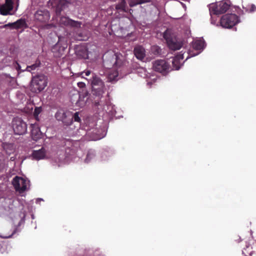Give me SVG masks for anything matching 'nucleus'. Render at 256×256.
<instances>
[{
    "instance_id": "obj_29",
    "label": "nucleus",
    "mask_w": 256,
    "mask_h": 256,
    "mask_svg": "<svg viewBox=\"0 0 256 256\" xmlns=\"http://www.w3.org/2000/svg\"><path fill=\"white\" fill-rule=\"evenodd\" d=\"M95 154L94 152L90 150L88 152L85 161L86 162H89L92 158L94 156Z\"/></svg>"
},
{
    "instance_id": "obj_23",
    "label": "nucleus",
    "mask_w": 256,
    "mask_h": 256,
    "mask_svg": "<svg viewBox=\"0 0 256 256\" xmlns=\"http://www.w3.org/2000/svg\"><path fill=\"white\" fill-rule=\"evenodd\" d=\"M116 9L117 10L122 12H127L128 8L125 0H122L121 2L116 5Z\"/></svg>"
},
{
    "instance_id": "obj_26",
    "label": "nucleus",
    "mask_w": 256,
    "mask_h": 256,
    "mask_svg": "<svg viewBox=\"0 0 256 256\" xmlns=\"http://www.w3.org/2000/svg\"><path fill=\"white\" fill-rule=\"evenodd\" d=\"M118 76V74L117 71H114L110 72L108 76V81L112 82H116Z\"/></svg>"
},
{
    "instance_id": "obj_9",
    "label": "nucleus",
    "mask_w": 256,
    "mask_h": 256,
    "mask_svg": "<svg viewBox=\"0 0 256 256\" xmlns=\"http://www.w3.org/2000/svg\"><path fill=\"white\" fill-rule=\"evenodd\" d=\"M12 125L16 134L22 135L27 131V124L21 118H14L12 121Z\"/></svg>"
},
{
    "instance_id": "obj_10",
    "label": "nucleus",
    "mask_w": 256,
    "mask_h": 256,
    "mask_svg": "<svg viewBox=\"0 0 256 256\" xmlns=\"http://www.w3.org/2000/svg\"><path fill=\"white\" fill-rule=\"evenodd\" d=\"M170 67V64L164 60H156L152 64V68L154 71L164 75L169 72Z\"/></svg>"
},
{
    "instance_id": "obj_1",
    "label": "nucleus",
    "mask_w": 256,
    "mask_h": 256,
    "mask_svg": "<svg viewBox=\"0 0 256 256\" xmlns=\"http://www.w3.org/2000/svg\"><path fill=\"white\" fill-rule=\"evenodd\" d=\"M92 92L90 98L95 106H103L105 104L103 94L104 93V82L100 77L92 74L90 80Z\"/></svg>"
},
{
    "instance_id": "obj_14",
    "label": "nucleus",
    "mask_w": 256,
    "mask_h": 256,
    "mask_svg": "<svg viewBox=\"0 0 256 256\" xmlns=\"http://www.w3.org/2000/svg\"><path fill=\"white\" fill-rule=\"evenodd\" d=\"M4 27H10L14 29L26 28L28 27L24 18H20L14 22L8 23L4 26Z\"/></svg>"
},
{
    "instance_id": "obj_35",
    "label": "nucleus",
    "mask_w": 256,
    "mask_h": 256,
    "mask_svg": "<svg viewBox=\"0 0 256 256\" xmlns=\"http://www.w3.org/2000/svg\"><path fill=\"white\" fill-rule=\"evenodd\" d=\"M78 86L80 88H83L86 86V84L83 82H78Z\"/></svg>"
},
{
    "instance_id": "obj_12",
    "label": "nucleus",
    "mask_w": 256,
    "mask_h": 256,
    "mask_svg": "<svg viewBox=\"0 0 256 256\" xmlns=\"http://www.w3.org/2000/svg\"><path fill=\"white\" fill-rule=\"evenodd\" d=\"M48 5L55 8L56 15H59L62 10L68 6V2L66 0H50Z\"/></svg>"
},
{
    "instance_id": "obj_25",
    "label": "nucleus",
    "mask_w": 256,
    "mask_h": 256,
    "mask_svg": "<svg viewBox=\"0 0 256 256\" xmlns=\"http://www.w3.org/2000/svg\"><path fill=\"white\" fill-rule=\"evenodd\" d=\"M204 47V42L200 40H196L192 43V48L196 50H202Z\"/></svg>"
},
{
    "instance_id": "obj_41",
    "label": "nucleus",
    "mask_w": 256,
    "mask_h": 256,
    "mask_svg": "<svg viewBox=\"0 0 256 256\" xmlns=\"http://www.w3.org/2000/svg\"><path fill=\"white\" fill-rule=\"evenodd\" d=\"M188 58V56L186 57V60H187Z\"/></svg>"
},
{
    "instance_id": "obj_30",
    "label": "nucleus",
    "mask_w": 256,
    "mask_h": 256,
    "mask_svg": "<svg viewBox=\"0 0 256 256\" xmlns=\"http://www.w3.org/2000/svg\"><path fill=\"white\" fill-rule=\"evenodd\" d=\"M62 144L63 146H66L70 148L73 144L72 140L70 139H64L62 140Z\"/></svg>"
},
{
    "instance_id": "obj_4",
    "label": "nucleus",
    "mask_w": 256,
    "mask_h": 256,
    "mask_svg": "<svg viewBox=\"0 0 256 256\" xmlns=\"http://www.w3.org/2000/svg\"><path fill=\"white\" fill-rule=\"evenodd\" d=\"M230 6V3L224 0L210 4L209 11L211 17L212 15H219L226 12L229 9Z\"/></svg>"
},
{
    "instance_id": "obj_13",
    "label": "nucleus",
    "mask_w": 256,
    "mask_h": 256,
    "mask_svg": "<svg viewBox=\"0 0 256 256\" xmlns=\"http://www.w3.org/2000/svg\"><path fill=\"white\" fill-rule=\"evenodd\" d=\"M60 24L64 26L78 28H80L82 23L79 21L72 20L66 16H62L60 20Z\"/></svg>"
},
{
    "instance_id": "obj_28",
    "label": "nucleus",
    "mask_w": 256,
    "mask_h": 256,
    "mask_svg": "<svg viewBox=\"0 0 256 256\" xmlns=\"http://www.w3.org/2000/svg\"><path fill=\"white\" fill-rule=\"evenodd\" d=\"M172 64L173 67L176 70L180 69L181 66L182 64L181 60L175 57L172 60Z\"/></svg>"
},
{
    "instance_id": "obj_18",
    "label": "nucleus",
    "mask_w": 256,
    "mask_h": 256,
    "mask_svg": "<svg viewBox=\"0 0 256 256\" xmlns=\"http://www.w3.org/2000/svg\"><path fill=\"white\" fill-rule=\"evenodd\" d=\"M76 54L80 58L88 59V50L84 46H78L76 48Z\"/></svg>"
},
{
    "instance_id": "obj_8",
    "label": "nucleus",
    "mask_w": 256,
    "mask_h": 256,
    "mask_svg": "<svg viewBox=\"0 0 256 256\" xmlns=\"http://www.w3.org/2000/svg\"><path fill=\"white\" fill-rule=\"evenodd\" d=\"M50 17V12L45 8H38L34 14V20L37 23L45 24L48 22Z\"/></svg>"
},
{
    "instance_id": "obj_37",
    "label": "nucleus",
    "mask_w": 256,
    "mask_h": 256,
    "mask_svg": "<svg viewBox=\"0 0 256 256\" xmlns=\"http://www.w3.org/2000/svg\"><path fill=\"white\" fill-rule=\"evenodd\" d=\"M85 74V75L86 76H88L90 74L91 71L90 70H86L85 72H82V74Z\"/></svg>"
},
{
    "instance_id": "obj_3",
    "label": "nucleus",
    "mask_w": 256,
    "mask_h": 256,
    "mask_svg": "<svg viewBox=\"0 0 256 256\" xmlns=\"http://www.w3.org/2000/svg\"><path fill=\"white\" fill-rule=\"evenodd\" d=\"M54 117L58 121L62 122L66 126L71 125L73 122L72 112L63 108L58 110Z\"/></svg>"
},
{
    "instance_id": "obj_19",
    "label": "nucleus",
    "mask_w": 256,
    "mask_h": 256,
    "mask_svg": "<svg viewBox=\"0 0 256 256\" xmlns=\"http://www.w3.org/2000/svg\"><path fill=\"white\" fill-rule=\"evenodd\" d=\"M134 54L138 59L142 60L145 56V50L142 46H137L134 48Z\"/></svg>"
},
{
    "instance_id": "obj_2",
    "label": "nucleus",
    "mask_w": 256,
    "mask_h": 256,
    "mask_svg": "<svg viewBox=\"0 0 256 256\" xmlns=\"http://www.w3.org/2000/svg\"><path fill=\"white\" fill-rule=\"evenodd\" d=\"M48 78L44 74L36 75L32 78L31 80V90L32 92L38 93L42 91L47 86Z\"/></svg>"
},
{
    "instance_id": "obj_5",
    "label": "nucleus",
    "mask_w": 256,
    "mask_h": 256,
    "mask_svg": "<svg viewBox=\"0 0 256 256\" xmlns=\"http://www.w3.org/2000/svg\"><path fill=\"white\" fill-rule=\"evenodd\" d=\"M164 38L166 40L168 48L173 50H180L182 44L178 40L176 35L167 30L164 34Z\"/></svg>"
},
{
    "instance_id": "obj_36",
    "label": "nucleus",
    "mask_w": 256,
    "mask_h": 256,
    "mask_svg": "<svg viewBox=\"0 0 256 256\" xmlns=\"http://www.w3.org/2000/svg\"><path fill=\"white\" fill-rule=\"evenodd\" d=\"M17 231H18V228H14V230H13L12 232V234H11V235H10V236H6V238H10V237H11L14 234H15L17 232Z\"/></svg>"
},
{
    "instance_id": "obj_17",
    "label": "nucleus",
    "mask_w": 256,
    "mask_h": 256,
    "mask_svg": "<svg viewBox=\"0 0 256 256\" xmlns=\"http://www.w3.org/2000/svg\"><path fill=\"white\" fill-rule=\"evenodd\" d=\"M46 150L44 148H42L39 150H34L32 154V159L40 160L45 158Z\"/></svg>"
},
{
    "instance_id": "obj_16",
    "label": "nucleus",
    "mask_w": 256,
    "mask_h": 256,
    "mask_svg": "<svg viewBox=\"0 0 256 256\" xmlns=\"http://www.w3.org/2000/svg\"><path fill=\"white\" fill-rule=\"evenodd\" d=\"M30 128L32 138L33 140L37 141L42 136V132L40 130L39 126L38 124L35 123L31 124Z\"/></svg>"
},
{
    "instance_id": "obj_39",
    "label": "nucleus",
    "mask_w": 256,
    "mask_h": 256,
    "mask_svg": "<svg viewBox=\"0 0 256 256\" xmlns=\"http://www.w3.org/2000/svg\"><path fill=\"white\" fill-rule=\"evenodd\" d=\"M16 159V156H12L10 158V160L11 161H14Z\"/></svg>"
},
{
    "instance_id": "obj_27",
    "label": "nucleus",
    "mask_w": 256,
    "mask_h": 256,
    "mask_svg": "<svg viewBox=\"0 0 256 256\" xmlns=\"http://www.w3.org/2000/svg\"><path fill=\"white\" fill-rule=\"evenodd\" d=\"M242 8L248 12H253L256 10V6L254 4L242 5Z\"/></svg>"
},
{
    "instance_id": "obj_6",
    "label": "nucleus",
    "mask_w": 256,
    "mask_h": 256,
    "mask_svg": "<svg viewBox=\"0 0 256 256\" xmlns=\"http://www.w3.org/2000/svg\"><path fill=\"white\" fill-rule=\"evenodd\" d=\"M239 22L240 19L237 15L234 14H228L222 16L220 20V24L222 27L230 28Z\"/></svg>"
},
{
    "instance_id": "obj_20",
    "label": "nucleus",
    "mask_w": 256,
    "mask_h": 256,
    "mask_svg": "<svg viewBox=\"0 0 256 256\" xmlns=\"http://www.w3.org/2000/svg\"><path fill=\"white\" fill-rule=\"evenodd\" d=\"M2 148L6 153L8 156L13 154L15 151V148L12 144L3 143Z\"/></svg>"
},
{
    "instance_id": "obj_24",
    "label": "nucleus",
    "mask_w": 256,
    "mask_h": 256,
    "mask_svg": "<svg viewBox=\"0 0 256 256\" xmlns=\"http://www.w3.org/2000/svg\"><path fill=\"white\" fill-rule=\"evenodd\" d=\"M150 2L152 4V0H130L129 5L130 7H133L138 4Z\"/></svg>"
},
{
    "instance_id": "obj_22",
    "label": "nucleus",
    "mask_w": 256,
    "mask_h": 256,
    "mask_svg": "<svg viewBox=\"0 0 256 256\" xmlns=\"http://www.w3.org/2000/svg\"><path fill=\"white\" fill-rule=\"evenodd\" d=\"M242 252L246 256H248V255L252 256L256 254V251L253 250V247L250 244L246 246V247L244 248Z\"/></svg>"
},
{
    "instance_id": "obj_34",
    "label": "nucleus",
    "mask_w": 256,
    "mask_h": 256,
    "mask_svg": "<svg viewBox=\"0 0 256 256\" xmlns=\"http://www.w3.org/2000/svg\"><path fill=\"white\" fill-rule=\"evenodd\" d=\"M64 48H65L64 47H62V48H60V51L58 52V54H56V53L55 54V56H57V57L61 56L62 54V52H63L64 51Z\"/></svg>"
},
{
    "instance_id": "obj_40",
    "label": "nucleus",
    "mask_w": 256,
    "mask_h": 256,
    "mask_svg": "<svg viewBox=\"0 0 256 256\" xmlns=\"http://www.w3.org/2000/svg\"><path fill=\"white\" fill-rule=\"evenodd\" d=\"M16 0V3H17V6H18L19 0Z\"/></svg>"
},
{
    "instance_id": "obj_31",
    "label": "nucleus",
    "mask_w": 256,
    "mask_h": 256,
    "mask_svg": "<svg viewBox=\"0 0 256 256\" xmlns=\"http://www.w3.org/2000/svg\"><path fill=\"white\" fill-rule=\"evenodd\" d=\"M41 112H42V108L41 107H36L35 108L34 114L36 118H37L38 115Z\"/></svg>"
},
{
    "instance_id": "obj_21",
    "label": "nucleus",
    "mask_w": 256,
    "mask_h": 256,
    "mask_svg": "<svg viewBox=\"0 0 256 256\" xmlns=\"http://www.w3.org/2000/svg\"><path fill=\"white\" fill-rule=\"evenodd\" d=\"M41 66L40 60L37 58L34 63L30 66H28L26 68V70L33 74L34 71L38 69Z\"/></svg>"
},
{
    "instance_id": "obj_7",
    "label": "nucleus",
    "mask_w": 256,
    "mask_h": 256,
    "mask_svg": "<svg viewBox=\"0 0 256 256\" xmlns=\"http://www.w3.org/2000/svg\"><path fill=\"white\" fill-rule=\"evenodd\" d=\"M103 60L108 66H114L119 67L122 64L119 54L114 52H108L103 56Z\"/></svg>"
},
{
    "instance_id": "obj_11",
    "label": "nucleus",
    "mask_w": 256,
    "mask_h": 256,
    "mask_svg": "<svg viewBox=\"0 0 256 256\" xmlns=\"http://www.w3.org/2000/svg\"><path fill=\"white\" fill-rule=\"evenodd\" d=\"M12 184L16 191L24 192L27 188V180L23 178L16 176L12 180Z\"/></svg>"
},
{
    "instance_id": "obj_38",
    "label": "nucleus",
    "mask_w": 256,
    "mask_h": 256,
    "mask_svg": "<svg viewBox=\"0 0 256 256\" xmlns=\"http://www.w3.org/2000/svg\"><path fill=\"white\" fill-rule=\"evenodd\" d=\"M58 47H59L58 44H56V45H55L54 46V48H52V52H56V50H57V49L58 48Z\"/></svg>"
},
{
    "instance_id": "obj_33",
    "label": "nucleus",
    "mask_w": 256,
    "mask_h": 256,
    "mask_svg": "<svg viewBox=\"0 0 256 256\" xmlns=\"http://www.w3.org/2000/svg\"><path fill=\"white\" fill-rule=\"evenodd\" d=\"M174 57L178 58L179 60L182 61L184 58V54H182V52H181Z\"/></svg>"
},
{
    "instance_id": "obj_32",
    "label": "nucleus",
    "mask_w": 256,
    "mask_h": 256,
    "mask_svg": "<svg viewBox=\"0 0 256 256\" xmlns=\"http://www.w3.org/2000/svg\"><path fill=\"white\" fill-rule=\"evenodd\" d=\"M73 119H74L75 122H80V118L79 116V112H76L74 114H72Z\"/></svg>"
},
{
    "instance_id": "obj_15",
    "label": "nucleus",
    "mask_w": 256,
    "mask_h": 256,
    "mask_svg": "<svg viewBox=\"0 0 256 256\" xmlns=\"http://www.w3.org/2000/svg\"><path fill=\"white\" fill-rule=\"evenodd\" d=\"M14 0H6L5 4L0 6V12L4 16L8 14L13 9Z\"/></svg>"
}]
</instances>
